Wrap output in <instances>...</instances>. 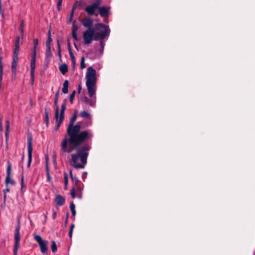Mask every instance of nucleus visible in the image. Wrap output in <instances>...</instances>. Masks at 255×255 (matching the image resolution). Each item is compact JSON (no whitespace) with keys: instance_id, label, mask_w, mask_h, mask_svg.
Returning <instances> with one entry per match:
<instances>
[{"instance_id":"52","label":"nucleus","mask_w":255,"mask_h":255,"mask_svg":"<svg viewBox=\"0 0 255 255\" xmlns=\"http://www.w3.org/2000/svg\"><path fill=\"white\" fill-rule=\"evenodd\" d=\"M103 29H104V28H100V29H97L96 30V32H102L103 31Z\"/></svg>"},{"instance_id":"12","label":"nucleus","mask_w":255,"mask_h":255,"mask_svg":"<svg viewBox=\"0 0 255 255\" xmlns=\"http://www.w3.org/2000/svg\"><path fill=\"white\" fill-rule=\"evenodd\" d=\"M78 26L76 24L75 20H74L72 23V36L73 39L76 40H78V38L77 34V31L78 30Z\"/></svg>"},{"instance_id":"13","label":"nucleus","mask_w":255,"mask_h":255,"mask_svg":"<svg viewBox=\"0 0 255 255\" xmlns=\"http://www.w3.org/2000/svg\"><path fill=\"white\" fill-rule=\"evenodd\" d=\"M18 60V57H13L12 61L11 62V72L12 74L15 75L16 72V67L17 65V62Z\"/></svg>"},{"instance_id":"35","label":"nucleus","mask_w":255,"mask_h":255,"mask_svg":"<svg viewBox=\"0 0 255 255\" xmlns=\"http://www.w3.org/2000/svg\"><path fill=\"white\" fill-rule=\"evenodd\" d=\"M75 94L76 91H73L70 96V102L71 103V104L73 103V100L74 99Z\"/></svg>"},{"instance_id":"5","label":"nucleus","mask_w":255,"mask_h":255,"mask_svg":"<svg viewBox=\"0 0 255 255\" xmlns=\"http://www.w3.org/2000/svg\"><path fill=\"white\" fill-rule=\"evenodd\" d=\"M101 3L102 0H96L92 4L87 5L85 8V10L89 15L98 16V13H96V11L98 10L99 7Z\"/></svg>"},{"instance_id":"34","label":"nucleus","mask_w":255,"mask_h":255,"mask_svg":"<svg viewBox=\"0 0 255 255\" xmlns=\"http://www.w3.org/2000/svg\"><path fill=\"white\" fill-rule=\"evenodd\" d=\"M81 3H79L78 1H76L73 4L71 12H73L74 13L75 9L77 8V6H80Z\"/></svg>"},{"instance_id":"48","label":"nucleus","mask_w":255,"mask_h":255,"mask_svg":"<svg viewBox=\"0 0 255 255\" xmlns=\"http://www.w3.org/2000/svg\"><path fill=\"white\" fill-rule=\"evenodd\" d=\"M47 174V180L50 182L51 180V176L50 175V173H46Z\"/></svg>"},{"instance_id":"2","label":"nucleus","mask_w":255,"mask_h":255,"mask_svg":"<svg viewBox=\"0 0 255 255\" xmlns=\"http://www.w3.org/2000/svg\"><path fill=\"white\" fill-rule=\"evenodd\" d=\"M110 30L108 25L102 23H97L94 25V29H87L83 33L84 43L89 45L93 40L98 41L104 39L110 34Z\"/></svg>"},{"instance_id":"37","label":"nucleus","mask_w":255,"mask_h":255,"mask_svg":"<svg viewBox=\"0 0 255 255\" xmlns=\"http://www.w3.org/2000/svg\"><path fill=\"white\" fill-rule=\"evenodd\" d=\"M80 67L81 69H84L86 67V64L85 63V58L82 57L81 59Z\"/></svg>"},{"instance_id":"10","label":"nucleus","mask_w":255,"mask_h":255,"mask_svg":"<svg viewBox=\"0 0 255 255\" xmlns=\"http://www.w3.org/2000/svg\"><path fill=\"white\" fill-rule=\"evenodd\" d=\"M99 13L102 17H108L110 14V7L105 6H99Z\"/></svg>"},{"instance_id":"36","label":"nucleus","mask_w":255,"mask_h":255,"mask_svg":"<svg viewBox=\"0 0 255 255\" xmlns=\"http://www.w3.org/2000/svg\"><path fill=\"white\" fill-rule=\"evenodd\" d=\"M74 227H75V225H74V224H71V226H70V230H69V233H68L69 237L70 238H72V234H73V229L74 228Z\"/></svg>"},{"instance_id":"4","label":"nucleus","mask_w":255,"mask_h":255,"mask_svg":"<svg viewBox=\"0 0 255 255\" xmlns=\"http://www.w3.org/2000/svg\"><path fill=\"white\" fill-rule=\"evenodd\" d=\"M96 75V71L92 67H88L86 74V85L90 97H92L96 92L97 80Z\"/></svg>"},{"instance_id":"53","label":"nucleus","mask_w":255,"mask_h":255,"mask_svg":"<svg viewBox=\"0 0 255 255\" xmlns=\"http://www.w3.org/2000/svg\"><path fill=\"white\" fill-rule=\"evenodd\" d=\"M46 173H49V170L48 165H46Z\"/></svg>"},{"instance_id":"24","label":"nucleus","mask_w":255,"mask_h":255,"mask_svg":"<svg viewBox=\"0 0 255 255\" xmlns=\"http://www.w3.org/2000/svg\"><path fill=\"white\" fill-rule=\"evenodd\" d=\"M94 95L92 97V99L89 100V102L88 103L89 105V106L92 107H95L96 106V96H94Z\"/></svg>"},{"instance_id":"59","label":"nucleus","mask_w":255,"mask_h":255,"mask_svg":"<svg viewBox=\"0 0 255 255\" xmlns=\"http://www.w3.org/2000/svg\"><path fill=\"white\" fill-rule=\"evenodd\" d=\"M74 47H75V48L76 49H77V50H78V46H77V45H76V43H74Z\"/></svg>"},{"instance_id":"15","label":"nucleus","mask_w":255,"mask_h":255,"mask_svg":"<svg viewBox=\"0 0 255 255\" xmlns=\"http://www.w3.org/2000/svg\"><path fill=\"white\" fill-rule=\"evenodd\" d=\"M35 61L36 59H31L30 61V76L32 82L34 81V70L35 68Z\"/></svg>"},{"instance_id":"63","label":"nucleus","mask_w":255,"mask_h":255,"mask_svg":"<svg viewBox=\"0 0 255 255\" xmlns=\"http://www.w3.org/2000/svg\"><path fill=\"white\" fill-rule=\"evenodd\" d=\"M8 138H5V142H6V143H7V142L8 141Z\"/></svg>"},{"instance_id":"50","label":"nucleus","mask_w":255,"mask_h":255,"mask_svg":"<svg viewBox=\"0 0 255 255\" xmlns=\"http://www.w3.org/2000/svg\"><path fill=\"white\" fill-rule=\"evenodd\" d=\"M4 191H5V193L6 192H9V189L7 185H6V189L3 190V192L4 193Z\"/></svg>"},{"instance_id":"33","label":"nucleus","mask_w":255,"mask_h":255,"mask_svg":"<svg viewBox=\"0 0 255 255\" xmlns=\"http://www.w3.org/2000/svg\"><path fill=\"white\" fill-rule=\"evenodd\" d=\"M64 184H65V189L67 188L68 183V174L67 173H64Z\"/></svg>"},{"instance_id":"28","label":"nucleus","mask_w":255,"mask_h":255,"mask_svg":"<svg viewBox=\"0 0 255 255\" xmlns=\"http://www.w3.org/2000/svg\"><path fill=\"white\" fill-rule=\"evenodd\" d=\"M70 210L72 212V216H73L74 217L76 215V211H75V204H74L73 202H71L70 203Z\"/></svg>"},{"instance_id":"25","label":"nucleus","mask_w":255,"mask_h":255,"mask_svg":"<svg viewBox=\"0 0 255 255\" xmlns=\"http://www.w3.org/2000/svg\"><path fill=\"white\" fill-rule=\"evenodd\" d=\"M9 131V121L7 120L5 125V138H8V132Z\"/></svg>"},{"instance_id":"21","label":"nucleus","mask_w":255,"mask_h":255,"mask_svg":"<svg viewBox=\"0 0 255 255\" xmlns=\"http://www.w3.org/2000/svg\"><path fill=\"white\" fill-rule=\"evenodd\" d=\"M11 164L9 161H8V165L6 169V181L9 179L11 175Z\"/></svg>"},{"instance_id":"49","label":"nucleus","mask_w":255,"mask_h":255,"mask_svg":"<svg viewBox=\"0 0 255 255\" xmlns=\"http://www.w3.org/2000/svg\"><path fill=\"white\" fill-rule=\"evenodd\" d=\"M56 215H57L56 212L55 211H54V210H53V215H52L53 219H55L56 218Z\"/></svg>"},{"instance_id":"40","label":"nucleus","mask_w":255,"mask_h":255,"mask_svg":"<svg viewBox=\"0 0 255 255\" xmlns=\"http://www.w3.org/2000/svg\"><path fill=\"white\" fill-rule=\"evenodd\" d=\"M57 47H58V56L59 57L60 59H61V57H62V55H61V53L60 46V44H59V41L58 40H57Z\"/></svg>"},{"instance_id":"16","label":"nucleus","mask_w":255,"mask_h":255,"mask_svg":"<svg viewBox=\"0 0 255 255\" xmlns=\"http://www.w3.org/2000/svg\"><path fill=\"white\" fill-rule=\"evenodd\" d=\"M70 176L71 178L72 181L73 182H75V186L77 190L80 189V187H79V184L80 183V180L78 179V178L76 176H73L72 174V170H70Z\"/></svg>"},{"instance_id":"26","label":"nucleus","mask_w":255,"mask_h":255,"mask_svg":"<svg viewBox=\"0 0 255 255\" xmlns=\"http://www.w3.org/2000/svg\"><path fill=\"white\" fill-rule=\"evenodd\" d=\"M44 113H45V121L46 124V126H48L49 124V112L47 108H45L44 109Z\"/></svg>"},{"instance_id":"44","label":"nucleus","mask_w":255,"mask_h":255,"mask_svg":"<svg viewBox=\"0 0 255 255\" xmlns=\"http://www.w3.org/2000/svg\"><path fill=\"white\" fill-rule=\"evenodd\" d=\"M0 73L3 74V66L1 63V57H0Z\"/></svg>"},{"instance_id":"31","label":"nucleus","mask_w":255,"mask_h":255,"mask_svg":"<svg viewBox=\"0 0 255 255\" xmlns=\"http://www.w3.org/2000/svg\"><path fill=\"white\" fill-rule=\"evenodd\" d=\"M19 31L22 35L24 34V21L23 20H21L19 25Z\"/></svg>"},{"instance_id":"9","label":"nucleus","mask_w":255,"mask_h":255,"mask_svg":"<svg viewBox=\"0 0 255 255\" xmlns=\"http://www.w3.org/2000/svg\"><path fill=\"white\" fill-rule=\"evenodd\" d=\"M32 136H30L28 138L27 140V148H28V163L27 167L29 168L30 166L32 161Z\"/></svg>"},{"instance_id":"14","label":"nucleus","mask_w":255,"mask_h":255,"mask_svg":"<svg viewBox=\"0 0 255 255\" xmlns=\"http://www.w3.org/2000/svg\"><path fill=\"white\" fill-rule=\"evenodd\" d=\"M59 91H57L55 95V99L54 100V104L55 108V114L56 115V117L59 115V108L58 106V101L59 98Z\"/></svg>"},{"instance_id":"29","label":"nucleus","mask_w":255,"mask_h":255,"mask_svg":"<svg viewBox=\"0 0 255 255\" xmlns=\"http://www.w3.org/2000/svg\"><path fill=\"white\" fill-rule=\"evenodd\" d=\"M52 39L51 37V31L49 30L48 33V38L46 41V46H50Z\"/></svg>"},{"instance_id":"46","label":"nucleus","mask_w":255,"mask_h":255,"mask_svg":"<svg viewBox=\"0 0 255 255\" xmlns=\"http://www.w3.org/2000/svg\"><path fill=\"white\" fill-rule=\"evenodd\" d=\"M21 187L22 188L23 187L25 186L24 183V179H23V176H22L21 178Z\"/></svg>"},{"instance_id":"60","label":"nucleus","mask_w":255,"mask_h":255,"mask_svg":"<svg viewBox=\"0 0 255 255\" xmlns=\"http://www.w3.org/2000/svg\"><path fill=\"white\" fill-rule=\"evenodd\" d=\"M68 214L67 215V217H66V220H65V224L67 223V220H68Z\"/></svg>"},{"instance_id":"27","label":"nucleus","mask_w":255,"mask_h":255,"mask_svg":"<svg viewBox=\"0 0 255 255\" xmlns=\"http://www.w3.org/2000/svg\"><path fill=\"white\" fill-rule=\"evenodd\" d=\"M46 50L45 58L46 59V58H50V57H51L52 53H51V47H50V46H46Z\"/></svg>"},{"instance_id":"8","label":"nucleus","mask_w":255,"mask_h":255,"mask_svg":"<svg viewBox=\"0 0 255 255\" xmlns=\"http://www.w3.org/2000/svg\"><path fill=\"white\" fill-rule=\"evenodd\" d=\"M34 239L38 243L41 252L42 254L46 253L48 250V241L43 240L39 235H37L34 236Z\"/></svg>"},{"instance_id":"30","label":"nucleus","mask_w":255,"mask_h":255,"mask_svg":"<svg viewBox=\"0 0 255 255\" xmlns=\"http://www.w3.org/2000/svg\"><path fill=\"white\" fill-rule=\"evenodd\" d=\"M19 46L14 45V49L13 53V57H18Z\"/></svg>"},{"instance_id":"47","label":"nucleus","mask_w":255,"mask_h":255,"mask_svg":"<svg viewBox=\"0 0 255 255\" xmlns=\"http://www.w3.org/2000/svg\"><path fill=\"white\" fill-rule=\"evenodd\" d=\"M87 172H84L82 173V179H85L87 177Z\"/></svg>"},{"instance_id":"19","label":"nucleus","mask_w":255,"mask_h":255,"mask_svg":"<svg viewBox=\"0 0 255 255\" xmlns=\"http://www.w3.org/2000/svg\"><path fill=\"white\" fill-rule=\"evenodd\" d=\"M68 51H69V55H70V58L71 59L73 67L74 68V67L75 66V64H76V59H75V57L71 49L70 43H68Z\"/></svg>"},{"instance_id":"32","label":"nucleus","mask_w":255,"mask_h":255,"mask_svg":"<svg viewBox=\"0 0 255 255\" xmlns=\"http://www.w3.org/2000/svg\"><path fill=\"white\" fill-rule=\"evenodd\" d=\"M51 243L52 252L53 253H55L57 250L56 242L54 241H52Z\"/></svg>"},{"instance_id":"45","label":"nucleus","mask_w":255,"mask_h":255,"mask_svg":"<svg viewBox=\"0 0 255 255\" xmlns=\"http://www.w3.org/2000/svg\"><path fill=\"white\" fill-rule=\"evenodd\" d=\"M83 102L88 104L89 101V99L86 96L84 97L82 100Z\"/></svg>"},{"instance_id":"64","label":"nucleus","mask_w":255,"mask_h":255,"mask_svg":"<svg viewBox=\"0 0 255 255\" xmlns=\"http://www.w3.org/2000/svg\"><path fill=\"white\" fill-rule=\"evenodd\" d=\"M24 158V155H23L22 156V160H23Z\"/></svg>"},{"instance_id":"17","label":"nucleus","mask_w":255,"mask_h":255,"mask_svg":"<svg viewBox=\"0 0 255 255\" xmlns=\"http://www.w3.org/2000/svg\"><path fill=\"white\" fill-rule=\"evenodd\" d=\"M38 45V39L36 38L33 40V48L31 55V59H36V48Z\"/></svg>"},{"instance_id":"43","label":"nucleus","mask_w":255,"mask_h":255,"mask_svg":"<svg viewBox=\"0 0 255 255\" xmlns=\"http://www.w3.org/2000/svg\"><path fill=\"white\" fill-rule=\"evenodd\" d=\"M19 40H20V37H19V36H17L15 39L14 45L19 46Z\"/></svg>"},{"instance_id":"39","label":"nucleus","mask_w":255,"mask_h":255,"mask_svg":"<svg viewBox=\"0 0 255 255\" xmlns=\"http://www.w3.org/2000/svg\"><path fill=\"white\" fill-rule=\"evenodd\" d=\"M76 189V187H73L71 190V197L72 198H75L76 197V195H75Z\"/></svg>"},{"instance_id":"1","label":"nucleus","mask_w":255,"mask_h":255,"mask_svg":"<svg viewBox=\"0 0 255 255\" xmlns=\"http://www.w3.org/2000/svg\"><path fill=\"white\" fill-rule=\"evenodd\" d=\"M77 113L76 111L73 114L67 128L69 138L65 137L61 143V150L63 153L71 152L93 136L90 130H81V122L74 125L77 118Z\"/></svg>"},{"instance_id":"54","label":"nucleus","mask_w":255,"mask_h":255,"mask_svg":"<svg viewBox=\"0 0 255 255\" xmlns=\"http://www.w3.org/2000/svg\"><path fill=\"white\" fill-rule=\"evenodd\" d=\"M2 74L1 73H0V83H1L2 82Z\"/></svg>"},{"instance_id":"61","label":"nucleus","mask_w":255,"mask_h":255,"mask_svg":"<svg viewBox=\"0 0 255 255\" xmlns=\"http://www.w3.org/2000/svg\"><path fill=\"white\" fill-rule=\"evenodd\" d=\"M2 118L0 117V123H2Z\"/></svg>"},{"instance_id":"55","label":"nucleus","mask_w":255,"mask_h":255,"mask_svg":"<svg viewBox=\"0 0 255 255\" xmlns=\"http://www.w3.org/2000/svg\"><path fill=\"white\" fill-rule=\"evenodd\" d=\"M6 199V195L5 193V191H4V195H3V200L5 201Z\"/></svg>"},{"instance_id":"20","label":"nucleus","mask_w":255,"mask_h":255,"mask_svg":"<svg viewBox=\"0 0 255 255\" xmlns=\"http://www.w3.org/2000/svg\"><path fill=\"white\" fill-rule=\"evenodd\" d=\"M61 73L65 75L68 72V65L66 63H63L59 67Z\"/></svg>"},{"instance_id":"6","label":"nucleus","mask_w":255,"mask_h":255,"mask_svg":"<svg viewBox=\"0 0 255 255\" xmlns=\"http://www.w3.org/2000/svg\"><path fill=\"white\" fill-rule=\"evenodd\" d=\"M20 229V221H17V225L14 231V246L13 248V255H17V251L20 247V236L19 231Z\"/></svg>"},{"instance_id":"41","label":"nucleus","mask_w":255,"mask_h":255,"mask_svg":"<svg viewBox=\"0 0 255 255\" xmlns=\"http://www.w3.org/2000/svg\"><path fill=\"white\" fill-rule=\"evenodd\" d=\"M63 0H58L57 3V9L59 11H60L62 8V3Z\"/></svg>"},{"instance_id":"58","label":"nucleus","mask_w":255,"mask_h":255,"mask_svg":"<svg viewBox=\"0 0 255 255\" xmlns=\"http://www.w3.org/2000/svg\"><path fill=\"white\" fill-rule=\"evenodd\" d=\"M91 124H92V123H91V122H88V123H87V125H86V127H88V126H89L91 125Z\"/></svg>"},{"instance_id":"62","label":"nucleus","mask_w":255,"mask_h":255,"mask_svg":"<svg viewBox=\"0 0 255 255\" xmlns=\"http://www.w3.org/2000/svg\"><path fill=\"white\" fill-rule=\"evenodd\" d=\"M44 218H45V220H46L47 219V214H46L44 215Z\"/></svg>"},{"instance_id":"56","label":"nucleus","mask_w":255,"mask_h":255,"mask_svg":"<svg viewBox=\"0 0 255 255\" xmlns=\"http://www.w3.org/2000/svg\"><path fill=\"white\" fill-rule=\"evenodd\" d=\"M2 124L0 123V131H2Z\"/></svg>"},{"instance_id":"42","label":"nucleus","mask_w":255,"mask_h":255,"mask_svg":"<svg viewBox=\"0 0 255 255\" xmlns=\"http://www.w3.org/2000/svg\"><path fill=\"white\" fill-rule=\"evenodd\" d=\"M74 13L73 12H70V17L67 21V23H70L71 22V21H72V19H73V16H74Z\"/></svg>"},{"instance_id":"51","label":"nucleus","mask_w":255,"mask_h":255,"mask_svg":"<svg viewBox=\"0 0 255 255\" xmlns=\"http://www.w3.org/2000/svg\"><path fill=\"white\" fill-rule=\"evenodd\" d=\"M81 89H82V86L80 84H79L78 87V92L79 93H80Z\"/></svg>"},{"instance_id":"57","label":"nucleus","mask_w":255,"mask_h":255,"mask_svg":"<svg viewBox=\"0 0 255 255\" xmlns=\"http://www.w3.org/2000/svg\"><path fill=\"white\" fill-rule=\"evenodd\" d=\"M100 45H101V47H102V48L103 49L104 48V45H103V43L102 41L100 42Z\"/></svg>"},{"instance_id":"23","label":"nucleus","mask_w":255,"mask_h":255,"mask_svg":"<svg viewBox=\"0 0 255 255\" xmlns=\"http://www.w3.org/2000/svg\"><path fill=\"white\" fill-rule=\"evenodd\" d=\"M80 116L84 118H87L90 120L91 119V114L85 111H83L81 112L80 113Z\"/></svg>"},{"instance_id":"11","label":"nucleus","mask_w":255,"mask_h":255,"mask_svg":"<svg viewBox=\"0 0 255 255\" xmlns=\"http://www.w3.org/2000/svg\"><path fill=\"white\" fill-rule=\"evenodd\" d=\"M81 22L83 26L87 27V29H94L92 27L93 25V20L92 18L87 17L81 20Z\"/></svg>"},{"instance_id":"38","label":"nucleus","mask_w":255,"mask_h":255,"mask_svg":"<svg viewBox=\"0 0 255 255\" xmlns=\"http://www.w3.org/2000/svg\"><path fill=\"white\" fill-rule=\"evenodd\" d=\"M15 181L13 179L10 178V176L9 177V179L8 180V181H6V178H5L6 185H8V184H10L13 185L15 184Z\"/></svg>"},{"instance_id":"3","label":"nucleus","mask_w":255,"mask_h":255,"mask_svg":"<svg viewBox=\"0 0 255 255\" xmlns=\"http://www.w3.org/2000/svg\"><path fill=\"white\" fill-rule=\"evenodd\" d=\"M81 145L76 149V152L71 155V158L69 160V164L76 169L84 168L87 162L89 155L88 151L91 149V146L89 144Z\"/></svg>"},{"instance_id":"22","label":"nucleus","mask_w":255,"mask_h":255,"mask_svg":"<svg viewBox=\"0 0 255 255\" xmlns=\"http://www.w3.org/2000/svg\"><path fill=\"white\" fill-rule=\"evenodd\" d=\"M68 85H69V82L67 80H66L63 84V88H62V92L64 94H67L68 92Z\"/></svg>"},{"instance_id":"18","label":"nucleus","mask_w":255,"mask_h":255,"mask_svg":"<svg viewBox=\"0 0 255 255\" xmlns=\"http://www.w3.org/2000/svg\"><path fill=\"white\" fill-rule=\"evenodd\" d=\"M55 201L57 206H61L64 204L65 200L63 196L58 195L56 196Z\"/></svg>"},{"instance_id":"7","label":"nucleus","mask_w":255,"mask_h":255,"mask_svg":"<svg viewBox=\"0 0 255 255\" xmlns=\"http://www.w3.org/2000/svg\"><path fill=\"white\" fill-rule=\"evenodd\" d=\"M66 108V99H64L63 101V103L61 105V111L60 113V116L59 118V115L56 117V115L55 114V118L56 120V126L55 128V129H58L59 127L62 123L64 118V112Z\"/></svg>"}]
</instances>
